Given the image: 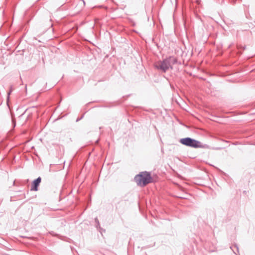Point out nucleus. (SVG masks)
<instances>
[{
  "label": "nucleus",
  "instance_id": "1",
  "mask_svg": "<svg viewBox=\"0 0 255 255\" xmlns=\"http://www.w3.org/2000/svg\"><path fill=\"white\" fill-rule=\"evenodd\" d=\"M177 62L176 59L172 57L164 59L163 61L157 62L155 66L159 70L163 72H166L169 68H172V65Z\"/></svg>",
  "mask_w": 255,
  "mask_h": 255
},
{
  "label": "nucleus",
  "instance_id": "2",
  "mask_svg": "<svg viewBox=\"0 0 255 255\" xmlns=\"http://www.w3.org/2000/svg\"><path fill=\"white\" fill-rule=\"evenodd\" d=\"M137 184L140 186H144L151 182V177L149 173L143 172L134 177Z\"/></svg>",
  "mask_w": 255,
  "mask_h": 255
},
{
  "label": "nucleus",
  "instance_id": "3",
  "mask_svg": "<svg viewBox=\"0 0 255 255\" xmlns=\"http://www.w3.org/2000/svg\"><path fill=\"white\" fill-rule=\"evenodd\" d=\"M180 142L183 145L192 147L197 148L201 146L200 142L190 137L181 138L180 140Z\"/></svg>",
  "mask_w": 255,
  "mask_h": 255
},
{
  "label": "nucleus",
  "instance_id": "4",
  "mask_svg": "<svg viewBox=\"0 0 255 255\" xmlns=\"http://www.w3.org/2000/svg\"><path fill=\"white\" fill-rule=\"evenodd\" d=\"M41 182V178L38 177L36 180H34L32 183L31 190L33 191H37L38 186Z\"/></svg>",
  "mask_w": 255,
  "mask_h": 255
}]
</instances>
